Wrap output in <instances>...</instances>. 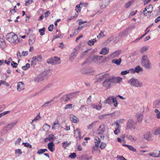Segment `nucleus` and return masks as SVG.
Wrapping results in <instances>:
<instances>
[{"instance_id": "42", "label": "nucleus", "mask_w": 160, "mask_h": 160, "mask_svg": "<svg viewBox=\"0 0 160 160\" xmlns=\"http://www.w3.org/2000/svg\"><path fill=\"white\" fill-rule=\"evenodd\" d=\"M155 112L156 113V117L158 119L160 118V112L158 109H155L154 110Z\"/></svg>"}, {"instance_id": "64", "label": "nucleus", "mask_w": 160, "mask_h": 160, "mask_svg": "<svg viewBox=\"0 0 160 160\" xmlns=\"http://www.w3.org/2000/svg\"><path fill=\"white\" fill-rule=\"evenodd\" d=\"M117 158L118 160H124V158L122 156H117Z\"/></svg>"}, {"instance_id": "53", "label": "nucleus", "mask_w": 160, "mask_h": 160, "mask_svg": "<svg viewBox=\"0 0 160 160\" xmlns=\"http://www.w3.org/2000/svg\"><path fill=\"white\" fill-rule=\"evenodd\" d=\"M53 101V99H52V100H51V101H48V102H46L42 106V107H47L48 106V105L49 103H50V102H52V101Z\"/></svg>"}, {"instance_id": "19", "label": "nucleus", "mask_w": 160, "mask_h": 160, "mask_svg": "<svg viewBox=\"0 0 160 160\" xmlns=\"http://www.w3.org/2000/svg\"><path fill=\"white\" fill-rule=\"evenodd\" d=\"M101 141H97V142H95V145L92 148V152H93L98 150L99 148V146L101 143Z\"/></svg>"}, {"instance_id": "9", "label": "nucleus", "mask_w": 160, "mask_h": 160, "mask_svg": "<svg viewBox=\"0 0 160 160\" xmlns=\"http://www.w3.org/2000/svg\"><path fill=\"white\" fill-rule=\"evenodd\" d=\"M78 54V52L77 50L75 48L74 49V51L72 52L70 55V57L69 58V60L72 62L76 58L77 55Z\"/></svg>"}, {"instance_id": "29", "label": "nucleus", "mask_w": 160, "mask_h": 160, "mask_svg": "<svg viewBox=\"0 0 160 160\" xmlns=\"http://www.w3.org/2000/svg\"><path fill=\"white\" fill-rule=\"evenodd\" d=\"M153 105L154 108H160V99L155 101L153 103Z\"/></svg>"}, {"instance_id": "51", "label": "nucleus", "mask_w": 160, "mask_h": 160, "mask_svg": "<svg viewBox=\"0 0 160 160\" xmlns=\"http://www.w3.org/2000/svg\"><path fill=\"white\" fill-rule=\"evenodd\" d=\"M36 61L35 60H32L31 61V66L33 68H34L35 65L36 64Z\"/></svg>"}, {"instance_id": "20", "label": "nucleus", "mask_w": 160, "mask_h": 160, "mask_svg": "<svg viewBox=\"0 0 160 160\" xmlns=\"http://www.w3.org/2000/svg\"><path fill=\"white\" fill-rule=\"evenodd\" d=\"M148 155L155 157H158L159 156V151H154L153 152L150 153Z\"/></svg>"}, {"instance_id": "8", "label": "nucleus", "mask_w": 160, "mask_h": 160, "mask_svg": "<svg viewBox=\"0 0 160 160\" xmlns=\"http://www.w3.org/2000/svg\"><path fill=\"white\" fill-rule=\"evenodd\" d=\"M108 74V73H106L102 75H97L96 78H95V82H101L106 78V76H107Z\"/></svg>"}, {"instance_id": "56", "label": "nucleus", "mask_w": 160, "mask_h": 160, "mask_svg": "<svg viewBox=\"0 0 160 160\" xmlns=\"http://www.w3.org/2000/svg\"><path fill=\"white\" fill-rule=\"evenodd\" d=\"M147 50V48L146 47L144 46L142 47L140 49V52L142 53L144 51H146Z\"/></svg>"}, {"instance_id": "1", "label": "nucleus", "mask_w": 160, "mask_h": 160, "mask_svg": "<svg viewBox=\"0 0 160 160\" xmlns=\"http://www.w3.org/2000/svg\"><path fill=\"white\" fill-rule=\"evenodd\" d=\"M18 36L14 33L11 32L8 33L6 36V40L11 43H18L19 42Z\"/></svg>"}, {"instance_id": "18", "label": "nucleus", "mask_w": 160, "mask_h": 160, "mask_svg": "<svg viewBox=\"0 0 160 160\" xmlns=\"http://www.w3.org/2000/svg\"><path fill=\"white\" fill-rule=\"evenodd\" d=\"M130 70L132 71L133 73H134L135 72L138 73L140 71H142L143 69L142 68H141L139 66H138L135 68L134 69L132 68L130 69Z\"/></svg>"}, {"instance_id": "57", "label": "nucleus", "mask_w": 160, "mask_h": 160, "mask_svg": "<svg viewBox=\"0 0 160 160\" xmlns=\"http://www.w3.org/2000/svg\"><path fill=\"white\" fill-rule=\"evenodd\" d=\"M2 84L5 85L6 87H8L9 86V84L8 82L3 80H1Z\"/></svg>"}, {"instance_id": "12", "label": "nucleus", "mask_w": 160, "mask_h": 160, "mask_svg": "<svg viewBox=\"0 0 160 160\" xmlns=\"http://www.w3.org/2000/svg\"><path fill=\"white\" fill-rule=\"evenodd\" d=\"M55 145L52 142H51L48 144V148L52 152L55 150Z\"/></svg>"}, {"instance_id": "16", "label": "nucleus", "mask_w": 160, "mask_h": 160, "mask_svg": "<svg viewBox=\"0 0 160 160\" xmlns=\"http://www.w3.org/2000/svg\"><path fill=\"white\" fill-rule=\"evenodd\" d=\"M24 89V84L22 82H19L17 85V90L20 91Z\"/></svg>"}, {"instance_id": "32", "label": "nucleus", "mask_w": 160, "mask_h": 160, "mask_svg": "<svg viewBox=\"0 0 160 160\" xmlns=\"http://www.w3.org/2000/svg\"><path fill=\"white\" fill-rule=\"evenodd\" d=\"M30 38H29L28 40H29V44L30 45H32L35 42V37H33V36H30Z\"/></svg>"}, {"instance_id": "30", "label": "nucleus", "mask_w": 160, "mask_h": 160, "mask_svg": "<svg viewBox=\"0 0 160 160\" xmlns=\"http://www.w3.org/2000/svg\"><path fill=\"white\" fill-rule=\"evenodd\" d=\"M17 123V122H13L12 123L8 124L6 126H5L6 128H8V129L9 130L14 127V126Z\"/></svg>"}, {"instance_id": "3", "label": "nucleus", "mask_w": 160, "mask_h": 160, "mask_svg": "<svg viewBox=\"0 0 160 160\" xmlns=\"http://www.w3.org/2000/svg\"><path fill=\"white\" fill-rule=\"evenodd\" d=\"M102 56H99L98 55H90L89 56V59L91 60L96 63H99L102 61Z\"/></svg>"}, {"instance_id": "22", "label": "nucleus", "mask_w": 160, "mask_h": 160, "mask_svg": "<svg viewBox=\"0 0 160 160\" xmlns=\"http://www.w3.org/2000/svg\"><path fill=\"white\" fill-rule=\"evenodd\" d=\"M121 62L122 60L121 58H119V59H114L111 61L112 63H114L117 65H119Z\"/></svg>"}, {"instance_id": "35", "label": "nucleus", "mask_w": 160, "mask_h": 160, "mask_svg": "<svg viewBox=\"0 0 160 160\" xmlns=\"http://www.w3.org/2000/svg\"><path fill=\"white\" fill-rule=\"evenodd\" d=\"M91 105L93 108H95L98 110H100L102 108V107L101 106H98L97 105L94 104V103H91Z\"/></svg>"}, {"instance_id": "31", "label": "nucleus", "mask_w": 160, "mask_h": 160, "mask_svg": "<svg viewBox=\"0 0 160 160\" xmlns=\"http://www.w3.org/2000/svg\"><path fill=\"white\" fill-rule=\"evenodd\" d=\"M54 64H58L60 63V58L57 57H53Z\"/></svg>"}, {"instance_id": "33", "label": "nucleus", "mask_w": 160, "mask_h": 160, "mask_svg": "<svg viewBox=\"0 0 160 160\" xmlns=\"http://www.w3.org/2000/svg\"><path fill=\"white\" fill-rule=\"evenodd\" d=\"M50 128V126L46 123L42 127V129L45 132L48 131Z\"/></svg>"}, {"instance_id": "55", "label": "nucleus", "mask_w": 160, "mask_h": 160, "mask_svg": "<svg viewBox=\"0 0 160 160\" xmlns=\"http://www.w3.org/2000/svg\"><path fill=\"white\" fill-rule=\"evenodd\" d=\"M130 71H131V70H130V69L129 70H125L124 71H123L121 72V74L122 75H125L127 74Z\"/></svg>"}, {"instance_id": "37", "label": "nucleus", "mask_w": 160, "mask_h": 160, "mask_svg": "<svg viewBox=\"0 0 160 160\" xmlns=\"http://www.w3.org/2000/svg\"><path fill=\"white\" fill-rule=\"evenodd\" d=\"M71 142L68 143L67 141H65L63 142L62 143V145L63 148L65 149H66V147L69 146L70 144H71Z\"/></svg>"}, {"instance_id": "50", "label": "nucleus", "mask_w": 160, "mask_h": 160, "mask_svg": "<svg viewBox=\"0 0 160 160\" xmlns=\"http://www.w3.org/2000/svg\"><path fill=\"white\" fill-rule=\"evenodd\" d=\"M22 144L24 146L28 148H32V146L28 142H23Z\"/></svg>"}, {"instance_id": "39", "label": "nucleus", "mask_w": 160, "mask_h": 160, "mask_svg": "<svg viewBox=\"0 0 160 160\" xmlns=\"http://www.w3.org/2000/svg\"><path fill=\"white\" fill-rule=\"evenodd\" d=\"M109 115L110 114H109L102 115H100L99 116L98 118L100 119H102L104 118H108V117L109 116Z\"/></svg>"}, {"instance_id": "4", "label": "nucleus", "mask_w": 160, "mask_h": 160, "mask_svg": "<svg viewBox=\"0 0 160 160\" xmlns=\"http://www.w3.org/2000/svg\"><path fill=\"white\" fill-rule=\"evenodd\" d=\"M128 82L131 85L137 87H140L142 86V84L138 79L132 78L128 81Z\"/></svg>"}, {"instance_id": "36", "label": "nucleus", "mask_w": 160, "mask_h": 160, "mask_svg": "<svg viewBox=\"0 0 160 160\" xmlns=\"http://www.w3.org/2000/svg\"><path fill=\"white\" fill-rule=\"evenodd\" d=\"M126 138L129 140H135L136 138L130 134H127L126 135Z\"/></svg>"}, {"instance_id": "45", "label": "nucleus", "mask_w": 160, "mask_h": 160, "mask_svg": "<svg viewBox=\"0 0 160 160\" xmlns=\"http://www.w3.org/2000/svg\"><path fill=\"white\" fill-rule=\"evenodd\" d=\"M30 67V64L27 63L26 65L22 67V69L24 70H27Z\"/></svg>"}, {"instance_id": "44", "label": "nucleus", "mask_w": 160, "mask_h": 160, "mask_svg": "<svg viewBox=\"0 0 160 160\" xmlns=\"http://www.w3.org/2000/svg\"><path fill=\"white\" fill-rule=\"evenodd\" d=\"M45 28L44 27H43L41 29H39V32L40 33V34L41 36H42L45 34Z\"/></svg>"}, {"instance_id": "15", "label": "nucleus", "mask_w": 160, "mask_h": 160, "mask_svg": "<svg viewBox=\"0 0 160 160\" xmlns=\"http://www.w3.org/2000/svg\"><path fill=\"white\" fill-rule=\"evenodd\" d=\"M44 78H45L43 77L42 75L40 74L38 75L36 78H34V80L35 82H40L43 80Z\"/></svg>"}, {"instance_id": "49", "label": "nucleus", "mask_w": 160, "mask_h": 160, "mask_svg": "<svg viewBox=\"0 0 160 160\" xmlns=\"http://www.w3.org/2000/svg\"><path fill=\"white\" fill-rule=\"evenodd\" d=\"M76 157V155L75 153L73 152L71 153L69 155L68 157L72 159H74Z\"/></svg>"}, {"instance_id": "21", "label": "nucleus", "mask_w": 160, "mask_h": 160, "mask_svg": "<svg viewBox=\"0 0 160 160\" xmlns=\"http://www.w3.org/2000/svg\"><path fill=\"white\" fill-rule=\"evenodd\" d=\"M128 34V29H126L122 32H120L119 36L121 37H122L127 35Z\"/></svg>"}, {"instance_id": "60", "label": "nucleus", "mask_w": 160, "mask_h": 160, "mask_svg": "<svg viewBox=\"0 0 160 160\" xmlns=\"http://www.w3.org/2000/svg\"><path fill=\"white\" fill-rule=\"evenodd\" d=\"M44 153L43 148L39 149L37 152V153L39 155H41Z\"/></svg>"}, {"instance_id": "62", "label": "nucleus", "mask_w": 160, "mask_h": 160, "mask_svg": "<svg viewBox=\"0 0 160 160\" xmlns=\"http://www.w3.org/2000/svg\"><path fill=\"white\" fill-rule=\"evenodd\" d=\"M72 104H68L67 105H66L64 108V109H66L68 108H72Z\"/></svg>"}, {"instance_id": "46", "label": "nucleus", "mask_w": 160, "mask_h": 160, "mask_svg": "<svg viewBox=\"0 0 160 160\" xmlns=\"http://www.w3.org/2000/svg\"><path fill=\"white\" fill-rule=\"evenodd\" d=\"M47 62L49 64L51 63L52 64H54L53 57L47 60Z\"/></svg>"}, {"instance_id": "11", "label": "nucleus", "mask_w": 160, "mask_h": 160, "mask_svg": "<svg viewBox=\"0 0 160 160\" xmlns=\"http://www.w3.org/2000/svg\"><path fill=\"white\" fill-rule=\"evenodd\" d=\"M122 80V78L119 77H112L111 79V83H119Z\"/></svg>"}, {"instance_id": "14", "label": "nucleus", "mask_w": 160, "mask_h": 160, "mask_svg": "<svg viewBox=\"0 0 160 160\" xmlns=\"http://www.w3.org/2000/svg\"><path fill=\"white\" fill-rule=\"evenodd\" d=\"M121 52V50H120L114 51L111 54V58H113L118 57L120 54Z\"/></svg>"}, {"instance_id": "26", "label": "nucleus", "mask_w": 160, "mask_h": 160, "mask_svg": "<svg viewBox=\"0 0 160 160\" xmlns=\"http://www.w3.org/2000/svg\"><path fill=\"white\" fill-rule=\"evenodd\" d=\"M144 138L147 140L151 139L152 138V135L148 132H147L144 135Z\"/></svg>"}, {"instance_id": "63", "label": "nucleus", "mask_w": 160, "mask_h": 160, "mask_svg": "<svg viewBox=\"0 0 160 160\" xmlns=\"http://www.w3.org/2000/svg\"><path fill=\"white\" fill-rule=\"evenodd\" d=\"M54 25L53 24L50 25L48 27V29L49 31L51 32L52 31Z\"/></svg>"}, {"instance_id": "61", "label": "nucleus", "mask_w": 160, "mask_h": 160, "mask_svg": "<svg viewBox=\"0 0 160 160\" xmlns=\"http://www.w3.org/2000/svg\"><path fill=\"white\" fill-rule=\"evenodd\" d=\"M41 118V117L40 116V115H37L34 118V119H33L32 122H31V124H32V122L34 121H37L38 120L39 118Z\"/></svg>"}, {"instance_id": "47", "label": "nucleus", "mask_w": 160, "mask_h": 160, "mask_svg": "<svg viewBox=\"0 0 160 160\" xmlns=\"http://www.w3.org/2000/svg\"><path fill=\"white\" fill-rule=\"evenodd\" d=\"M82 4L80 3V4L77 5L76 7V10L78 12H79L81 11V8L80 5Z\"/></svg>"}, {"instance_id": "6", "label": "nucleus", "mask_w": 160, "mask_h": 160, "mask_svg": "<svg viewBox=\"0 0 160 160\" xmlns=\"http://www.w3.org/2000/svg\"><path fill=\"white\" fill-rule=\"evenodd\" d=\"M136 122L132 119H130L128 120L126 126L127 130L134 129L136 128Z\"/></svg>"}, {"instance_id": "24", "label": "nucleus", "mask_w": 160, "mask_h": 160, "mask_svg": "<svg viewBox=\"0 0 160 160\" xmlns=\"http://www.w3.org/2000/svg\"><path fill=\"white\" fill-rule=\"evenodd\" d=\"M123 146H125L128 148V149L131 151H132L133 152H136L137 151L136 149H135L133 146L125 144L124 143L122 144Z\"/></svg>"}, {"instance_id": "25", "label": "nucleus", "mask_w": 160, "mask_h": 160, "mask_svg": "<svg viewBox=\"0 0 160 160\" xmlns=\"http://www.w3.org/2000/svg\"><path fill=\"white\" fill-rule=\"evenodd\" d=\"M42 57L41 55H38L32 58V60H35L37 62L41 61L42 59Z\"/></svg>"}, {"instance_id": "54", "label": "nucleus", "mask_w": 160, "mask_h": 160, "mask_svg": "<svg viewBox=\"0 0 160 160\" xmlns=\"http://www.w3.org/2000/svg\"><path fill=\"white\" fill-rule=\"evenodd\" d=\"M106 144L104 142H101L100 145V147L101 149L104 148L106 146Z\"/></svg>"}, {"instance_id": "7", "label": "nucleus", "mask_w": 160, "mask_h": 160, "mask_svg": "<svg viewBox=\"0 0 160 160\" xmlns=\"http://www.w3.org/2000/svg\"><path fill=\"white\" fill-rule=\"evenodd\" d=\"M104 79L102 83L103 86L106 88H109L110 86V75L109 74H108Z\"/></svg>"}, {"instance_id": "43", "label": "nucleus", "mask_w": 160, "mask_h": 160, "mask_svg": "<svg viewBox=\"0 0 160 160\" xmlns=\"http://www.w3.org/2000/svg\"><path fill=\"white\" fill-rule=\"evenodd\" d=\"M78 118L77 117L74 116H73L72 117L70 118V120L72 122L74 123H77L78 121Z\"/></svg>"}, {"instance_id": "27", "label": "nucleus", "mask_w": 160, "mask_h": 160, "mask_svg": "<svg viewBox=\"0 0 160 160\" xmlns=\"http://www.w3.org/2000/svg\"><path fill=\"white\" fill-rule=\"evenodd\" d=\"M55 139H56V138L54 135L50 133L48 135V137L45 138L44 140H53Z\"/></svg>"}, {"instance_id": "2", "label": "nucleus", "mask_w": 160, "mask_h": 160, "mask_svg": "<svg viewBox=\"0 0 160 160\" xmlns=\"http://www.w3.org/2000/svg\"><path fill=\"white\" fill-rule=\"evenodd\" d=\"M141 62L142 65L145 68L147 69L150 68L151 63L146 55H144L142 56Z\"/></svg>"}, {"instance_id": "38", "label": "nucleus", "mask_w": 160, "mask_h": 160, "mask_svg": "<svg viewBox=\"0 0 160 160\" xmlns=\"http://www.w3.org/2000/svg\"><path fill=\"white\" fill-rule=\"evenodd\" d=\"M137 121L138 122H141L143 118V116L141 114H138L137 115Z\"/></svg>"}, {"instance_id": "41", "label": "nucleus", "mask_w": 160, "mask_h": 160, "mask_svg": "<svg viewBox=\"0 0 160 160\" xmlns=\"http://www.w3.org/2000/svg\"><path fill=\"white\" fill-rule=\"evenodd\" d=\"M97 121H96L93 122L92 124H89L88 126V129H90L93 128V127L95 126L97 123Z\"/></svg>"}, {"instance_id": "52", "label": "nucleus", "mask_w": 160, "mask_h": 160, "mask_svg": "<svg viewBox=\"0 0 160 160\" xmlns=\"http://www.w3.org/2000/svg\"><path fill=\"white\" fill-rule=\"evenodd\" d=\"M11 66L13 68H16L18 65V64L14 61H12L11 62Z\"/></svg>"}, {"instance_id": "28", "label": "nucleus", "mask_w": 160, "mask_h": 160, "mask_svg": "<svg viewBox=\"0 0 160 160\" xmlns=\"http://www.w3.org/2000/svg\"><path fill=\"white\" fill-rule=\"evenodd\" d=\"M97 135V136L95 137L94 140H100L104 139V136L103 134H98Z\"/></svg>"}, {"instance_id": "40", "label": "nucleus", "mask_w": 160, "mask_h": 160, "mask_svg": "<svg viewBox=\"0 0 160 160\" xmlns=\"http://www.w3.org/2000/svg\"><path fill=\"white\" fill-rule=\"evenodd\" d=\"M9 131L8 128H6V127L2 129L1 132V134L2 135L5 134Z\"/></svg>"}, {"instance_id": "13", "label": "nucleus", "mask_w": 160, "mask_h": 160, "mask_svg": "<svg viewBox=\"0 0 160 160\" xmlns=\"http://www.w3.org/2000/svg\"><path fill=\"white\" fill-rule=\"evenodd\" d=\"M105 130V126L102 125L100 126L99 128L98 129L97 132L98 134H103V133Z\"/></svg>"}, {"instance_id": "17", "label": "nucleus", "mask_w": 160, "mask_h": 160, "mask_svg": "<svg viewBox=\"0 0 160 160\" xmlns=\"http://www.w3.org/2000/svg\"><path fill=\"white\" fill-rule=\"evenodd\" d=\"M109 49L107 48H102L101 51H100L99 53L103 55H106L109 52Z\"/></svg>"}, {"instance_id": "34", "label": "nucleus", "mask_w": 160, "mask_h": 160, "mask_svg": "<svg viewBox=\"0 0 160 160\" xmlns=\"http://www.w3.org/2000/svg\"><path fill=\"white\" fill-rule=\"evenodd\" d=\"M97 42L96 38L92 39L91 40H89L88 42V44L89 46H92L93 45L94 43Z\"/></svg>"}, {"instance_id": "10", "label": "nucleus", "mask_w": 160, "mask_h": 160, "mask_svg": "<svg viewBox=\"0 0 160 160\" xmlns=\"http://www.w3.org/2000/svg\"><path fill=\"white\" fill-rule=\"evenodd\" d=\"M112 125L114 126H116V127H117L115 130L114 131V134L116 135H117L120 132L119 129L120 128V125L118 124V122L117 121L116 122H115L113 124H112Z\"/></svg>"}, {"instance_id": "23", "label": "nucleus", "mask_w": 160, "mask_h": 160, "mask_svg": "<svg viewBox=\"0 0 160 160\" xmlns=\"http://www.w3.org/2000/svg\"><path fill=\"white\" fill-rule=\"evenodd\" d=\"M111 99L112 100V103L113 104V106L115 107H117L118 105V103L116 98L111 96Z\"/></svg>"}, {"instance_id": "48", "label": "nucleus", "mask_w": 160, "mask_h": 160, "mask_svg": "<svg viewBox=\"0 0 160 160\" xmlns=\"http://www.w3.org/2000/svg\"><path fill=\"white\" fill-rule=\"evenodd\" d=\"M132 4V1H129L128 2L126 3L125 5V7L126 8H129L130 6Z\"/></svg>"}, {"instance_id": "59", "label": "nucleus", "mask_w": 160, "mask_h": 160, "mask_svg": "<svg viewBox=\"0 0 160 160\" xmlns=\"http://www.w3.org/2000/svg\"><path fill=\"white\" fill-rule=\"evenodd\" d=\"M104 103L110 104V97H108L105 100Z\"/></svg>"}, {"instance_id": "58", "label": "nucleus", "mask_w": 160, "mask_h": 160, "mask_svg": "<svg viewBox=\"0 0 160 160\" xmlns=\"http://www.w3.org/2000/svg\"><path fill=\"white\" fill-rule=\"evenodd\" d=\"M48 72L47 71H45L42 72L41 74L42 75L43 77L44 78L45 76H46L48 75Z\"/></svg>"}, {"instance_id": "5", "label": "nucleus", "mask_w": 160, "mask_h": 160, "mask_svg": "<svg viewBox=\"0 0 160 160\" xmlns=\"http://www.w3.org/2000/svg\"><path fill=\"white\" fill-rule=\"evenodd\" d=\"M79 92V91H78L64 95L61 98V100L62 101H64L65 102H68L70 99L73 98V95L78 93Z\"/></svg>"}]
</instances>
